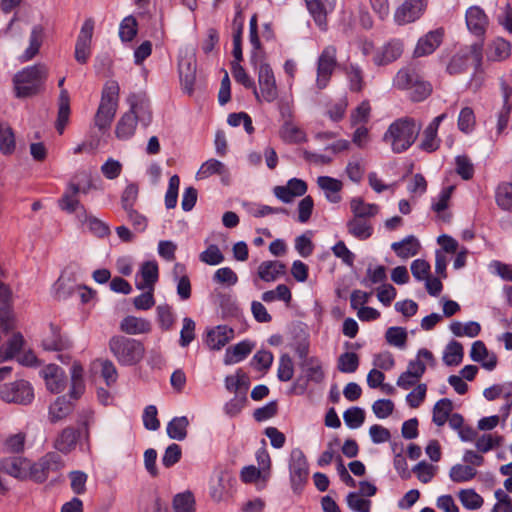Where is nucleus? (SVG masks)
Instances as JSON below:
<instances>
[{
	"mask_svg": "<svg viewBox=\"0 0 512 512\" xmlns=\"http://www.w3.org/2000/svg\"><path fill=\"white\" fill-rule=\"evenodd\" d=\"M157 320L163 330H170L174 325V314L169 305H159L156 309Z\"/></svg>",
	"mask_w": 512,
	"mask_h": 512,
	"instance_id": "774afa93",
	"label": "nucleus"
},
{
	"mask_svg": "<svg viewBox=\"0 0 512 512\" xmlns=\"http://www.w3.org/2000/svg\"><path fill=\"white\" fill-rule=\"evenodd\" d=\"M79 437L80 433L77 429L66 427L56 436L53 447L58 452L67 455L75 449Z\"/></svg>",
	"mask_w": 512,
	"mask_h": 512,
	"instance_id": "6ab92c4d",
	"label": "nucleus"
},
{
	"mask_svg": "<svg viewBox=\"0 0 512 512\" xmlns=\"http://www.w3.org/2000/svg\"><path fill=\"white\" fill-rule=\"evenodd\" d=\"M213 175H218L221 182L228 184L230 181V171L228 167L221 161L211 158L202 163L196 173L198 180L207 179Z\"/></svg>",
	"mask_w": 512,
	"mask_h": 512,
	"instance_id": "f3484780",
	"label": "nucleus"
},
{
	"mask_svg": "<svg viewBox=\"0 0 512 512\" xmlns=\"http://www.w3.org/2000/svg\"><path fill=\"white\" fill-rule=\"evenodd\" d=\"M130 109L128 113L135 116V120L147 127L152 120L150 102L144 94H132L128 97Z\"/></svg>",
	"mask_w": 512,
	"mask_h": 512,
	"instance_id": "4468645a",
	"label": "nucleus"
},
{
	"mask_svg": "<svg viewBox=\"0 0 512 512\" xmlns=\"http://www.w3.org/2000/svg\"><path fill=\"white\" fill-rule=\"evenodd\" d=\"M0 469L14 478L32 480V462L26 458H5L0 462Z\"/></svg>",
	"mask_w": 512,
	"mask_h": 512,
	"instance_id": "ddd939ff",
	"label": "nucleus"
},
{
	"mask_svg": "<svg viewBox=\"0 0 512 512\" xmlns=\"http://www.w3.org/2000/svg\"><path fill=\"white\" fill-rule=\"evenodd\" d=\"M500 445V437L492 434H482L475 440V447L480 453H487Z\"/></svg>",
	"mask_w": 512,
	"mask_h": 512,
	"instance_id": "338daca9",
	"label": "nucleus"
},
{
	"mask_svg": "<svg viewBox=\"0 0 512 512\" xmlns=\"http://www.w3.org/2000/svg\"><path fill=\"white\" fill-rule=\"evenodd\" d=\"M41 374L50 392L60 393L65 389L67 378L61 367L55 364H49L43 368Z\"/></svg>",
	"mask_w": 512,
	"mask_h": 512,
	"instance_id": "dca6fc26",
	"label": "nucleus"
},
{
	"mask_svg": "<svg viewBox=\"0 0 512 512\" xmlns=\"http://www.w3.org/2000/svg\"><path fill=\"white\" fill-rule=\"evenodd\" d=\"M392 87L407 92L414 102L425 100L432 92L431 84L410 66L402 67L396 72L392 79Z\"/></svg>",
	"mask_w": 512,
	"mask_h": 512,
	"instance_id": "f03ea898",
	"label": "nucleus"
},
{
	"mask_svg": "<svg viewBox=\"0 0 512 512\" xmlns=\"http://www.w3.org/2000/svg\"><path fill=\"white\" fill-rule=\"evenodd\" d=\"M348 233L359 240H366L373 234V226L368 219L351 218L347 222Z\"/></svg>",
	"mask_w": 512,
	"mask_h": 512,
	"instance_id": "473e14b6",
	"label": "nucleus"
},
{
	"mask_svg": "<svg viewBox=\"0 0 512 512\" xmlns=\"http://www.w3.org/2000/svg\"><path fill=\"white\" fill-rule=\"evenodd\" d=\"M453 409L452 401L448 398H442L437 401L433 407L432 421L437 426H443Z\"/></svg>",
	"mask_w": 512,
	"mask_h": 512,
	"instance_id": "c03bdc74",
	"label": "nucleus"
},
{
	"mask_svg": "<svg viewBox=\"0 0 512 512\" xmlns=\"http://www.w3.org/2000/svg\"><path fill=\"white\" fill-rule=\"evenodd\" d=\"M424 0H406L395 12L394 18L398 24H407L418 19L425 9Z\"/></svg>",
	"mask_w": 512,
	"mask_h": 512,
	"instance_id": "2eb2a0df",
	"label": "nucleus"
},
{
	"mask_svg": "<svg viewBox=\"0 0 512 512\" xmlns=\"http://www.w3.org/2000/svg\"><path fill=\"white\" fill-rule=\"evenodd\" d=\"M0 397L6 402L28 404L34 398L31 385L24 380L5 384L0 390Z\"/></svg>",
	"mask_w": 512,
	"mask_h": 512,
	"instance_id": "6e6552de",
	"label": "nucleus"
},
{
	"mask_svg": "<svg viewBox=\"0 0 512 512\" xmlns=\"http://www.w3.org/2000/svg\"><path fill=\"white\" fill-rule=\"evenodd\" d=\"M234 337L232 328L226 325H219L207 333L206 344L212 350H220Z\"/></svg>",
	"mask_w": 512,
	"mask_h": 512,
	"instance_id": "aec40b11",
	"label": "nucleus"
},
{
	"mask_svg": "<svg viewBox=\"0 0 512 512\" xmlns=\"http://www.w3.org/2000/svg\"><path fill=\"white\" fill-rule=\"evenodd\" d=\"M476 124L474 111L470 107H464L458 117V128L463 133H470L473 131Z\"/></svg>",
	"mask_w": 512,
	"mask_h": 512,
	"instance_id": "052dcab7",
	"label": "nucleus"
},
{
	"mask_svg": "<svg viewBox=\"0 0 512 512\" xmlns=\"http://www.w3.org/2000/svg\"><path fill=\"white\" fill-rule=\"evenodd\" d=\"M248 378L241 371L237 372L235 375H229L225 378V387L228 391L234 392L235 395L240 392L247 394L248 390Z\"/></svg>",
	"mask_w": 512,
	"mask_h": 512,
	"instance_id": "de8ad7c7",
	"label": "nucleus"
},
{
	"mask_svg": "<svg viewBox=\"0 0 512 512\" xmlns=\"http://www.w3.org/2000/svg\"><path fill=\"white\" fill-rule=\"evenodd\" d=\"M178 67L182 85L188 93H191L196 78V60L192 48L181 51Z\"/></svg>",
	"mask_w": 512,
	"mask_h": 512,
	"instance_id": "9b49d317",
	"label": "nucleus"
},
{
	"mask_svg": "<svg viewBox=\"0 0 512 512\" xmlns=\"http://www.w3.org/2000/svg\"><path fill=\"white\" fill-rule=\"evenodd\" d=\"M335 65L336 48L334 46H327L318 59L316 85L319 89L327 87Z\"/></svg>",
	"mask_w": 512,
	"mask_h": 512,
	"instance_id": "9d476101",
	"label": "nucleus"
},
{
	"mask_svg": "<svg viewBox=\"0 0 512 512\" xmlns=\"http://www.w3.org/2000/svg\"><path fill=\"white\" fill-rule=\"evenodd\" d=\"M15 149V136L12 128L7 124H0V150L4 154H11Z\"/></svg>",
	"mask_w": 512,
	"mask_h": 512,
	"instance_id": "6e6d98bb",
	"label": "nucleus"
},
{
	"mask_svg": "<svg viewBox=\"0 0 512 512\" xmlns=\"http://www.w3.org/2000/svg\"><path fill=\"white\" fill-rule=\"evenodd\" d=\"M72 411V404L64 396L58 397L50 406L48 418L51 423H57L66 418Z\"/></svg>",
	"mask_w": 512,
	"mask_h": 512,
	"instance_id": "e433bc0d",
	"label": "nucleus"
},
{
	"mask_svg": "<svg viewBox=\"0 0 512 512\" xmlns=\"http://www.w3.org/2000/svg\"><path fill=\"white\" fill-rule=\"evenodd\" d=\"M257 274L265 282H274L286 274V265L277 260L263 261L258 266Z\"/></svg>",
	"mask_w": 512,
	"mask_h": 512,
	"instance_id": "412c9836",
	"label": "nucleus"
},
{
	"mask_svg": "<svg viewBox=\"0 0 512 512\" xmlns=\"http://www.w3.org/2000/svg\"><path fill=\"white\" fill-rule=\"evenodd\" d=\"M64 466L62 457L57 452H49L37 462L32 463V480L44 482L51 472H56Z\"/></svg>",
	"mask_w": 512,
	"mask_h": 512,
	"instance_id": "0eeeda50",
	"label": "nucleus"
},
{
	"mask_svg": "<svg viewBox=\"0 0 512 512\" xmlns=\"http://www.w3.org/2000/svg\"><path fill=\"white\" fill-rule=\"evenodd\" d=\"M70 115V97L69 93L66 89L60 90L59 94V110H58V118L56 122L57 131L62 134L65 126L69 121Z\"/></svg>",
	"mask_w": 512,
	"mask_h": 512,
	"instance_id": "a19ab883",
	"label": "nucleus"
},
{
	"mask_svg": "<svg viewBox=\"0 0 512 512\" xmlns=\"http://www.w3.org/2000/svg\"><path fill=\"white\" fill-rule=\"evenodd\" d=\"M83 223L86 225L88 230L97 237H105L110 233L109 226L93 216H85Z\"/></svg>",
	"mask_w": 512,
	"mask_h": 512,
	"instance_id": "680f3d73",
	"label": "nucleus"
},
{
	"mask_svg": "<svg viewBox=\"0 0 512 512\" xmlns=\"http://www.w3.org/2000/svg\"><path fill=\"white\" fill-rule=\"evenodd\" d=\"M258 84L260 88L259 98L267 102H273L278 97L275 77L271 67L261 63L258 67Z\"/></svg>",
	"mask_w": 512,
	"mask_h": 512,
	"instance_id": "f8f14e48",
	"label": "nucleus"
},
{
	"mask_svg": "<svg viewBox=\"0 0 512 512\" xmlns=\"http://www.w3.org/2000/svg\"><path fill=\"white\" fill-rule=\"evenodd\" d=\"M280 137L286 143H302L307 140L305 132L291 120L284 121L280 129Z\"/></svg>",
	"mask_w": 512,
	"mask_h": 512,
	"instance_id": "ea45409f",
	"label": "nucleus"
},
{
	"mask_svg": "<svg viewBox=\"0 0 512 512\" xmlns=\"http://www.w3.org/2000/svg\"><path fill=\"white\" fill-rule=\"evenodd\" d=\"M175 512H195V499L190 491L179 493L173 498Z\"/></svg>",
	"mask_w": 512,
	"mask_h": 512,
	"instance_id": "603ef678",
	"label": "nucleus"
},
{
	"mask_svg": "<svg viewBox=\"0 0 512 512\" xmlns=\"http://www.w3.org/2000/svg\"><path fill=\"white\" fill-rule=\"evenodd\" d=\"M189 421L186 416L173 418L166 427L167 435L174 440L182 441L187 436Z\"/></svg>",
	"mask_w": 512,
	"mask_h": 512,
	"instance_id": "37998d69",
	"label": "nucleus"
},
{
	"mask_svg": "<svg viewBox=\"0 0 512 512\" xmlns=\"http://www.w3.org/2000/svg\"><path fill=\"white\" fill-rule=\"evenodd\" d=\"M42 345L48 351H61L69 347V342L60 334L56 325L50 324L49 332L43 338Z\"/></svg>",
	"mask_w": 512,
	"mask_h": 512,
	"instance_id": "c756f323",
	"label": "nucleus"
},
{
	"mask_svg": "<svg viewBox=\"0 0 512 512\" xmlns=\"http://www.w3.org/2000/svg\"><path fill=\"white\" fill-rule=\"evenodd\" d=\"M302 370L307 381L319 384L322 383L325 378V372L323 370L322 363L318 358L311 357L305 359L302 364Z\"/></svg>",
	"mask_w": 512,
	"mask_h": 512,
	"instance_id": "72a5a7b5",
	"label": "nucleus"
},
{
	"mask_svg": "<svg viewBox=\"0 0 512 512\" xmlns=\"http://www.w3.org/2000/svg\"><path fill=\"white\" fill-rule=\"evenodd\" d=\"M119 90L120 88L116 81H108L105 84L100 105L95 115V125L99 129H105L110 126L118 108Z\"/></svg>",
	"mask_w": 512,
	"mask_h": 512,
	"instance_id": "39448f33",
	"label": "nucleus"
},
{
	"mask_svg": "<svg viewBox=\"0 0 512 512\" xmlns=\"http://www.w3.org/2000/svg\"><path fill=\"white\" fill-rule=\"evenodd\" d=\"M388 344L397 348H404L407 341V332L402 327H390L385 333Z\"/></svg>",
	"mask_w": 512,
	"mask_h": 512,
	"instance_id": "bf43d9fd",
	"label": "nucleus"
},
{
	"mask_svg": "<svg viewBox=\"0 0 512 512\" xmlns=\"http://www.w3.org/2000/svg\"><path fill=\"white\" fill-rule=\"evenodd\" d=\"M391 249L398 257L408 259L418 254L420 243L414 236L410 235L399 242L392 243Z\"/></svg>",
	"mask_w": 512,
	"mask_h": 512,
	"instance_id": "2f4dec72",
	"label": "nucleus"
},
{
	"mask_svg": "<svg viewBox=\"0 0 512 512\" xmlns=\"http://www.w3.org/2000/svg\"><path fill=\"white\" fill-rule=\"evenodd\" d=\"M450 331L456 337H470L474 338L479 335L481 326L478 322L469 321L467 323H461L459 321L452 322L450 324Z\"/></svg>",
	"mask_w": 512,
	"mask_h": 512,
	"instance_id": "a18cd8bd",
	"label": "nucleus"
},
{
	"mask_svg": "<svg viewBox=\"0 0 512 512\" xmlns=\"http://www.w3.org/2000/svg\"><path fill=\"white\" fill-rule=\"evenodd\" d=\"M359 366V357L354 352H345L338 358L337 368L342 373H354Z\"/></svg>",
	"mask_w": 512,
	"mask_h": 512,
	"instance_id": "4d7b16f0",
	"label": "nucleus"
},
{
	"mask_svg": "<svg viewBox=\"0 0 512 512\" xmlns=\"http://www.w3.org/2000/svg\"><path fill=\"white\" fill-rule=\"evenodd\" d=\"M488 24V17L481 8L473 6L466 11V25L470 31L485 32Z\"/></svg>",
	"mask_w": 512,
	"mask_h": 512,
	"instance_id": "7c9ffc66",
	"label": "nucleus"
},
{
	"mask_svg": "<svg viewBox=\"0 0 512 512\" xmlns=\"http://www.w3.org/2000/svg\"><path fill=\"white\" fill-rule=\"evenodd\" d=\"M290 480L294 491L299 490L308 478L307 459L299 448L293 449L289 462Z\"/></svg>",
	"mask_w": 512,
	"mask_h": 512,
	"instance_id": "1a4fd4ad",
	"label": "nucleus"
},
{
	"mask_svg": "<svg viewBox=\"0 0 512 512\" xmlns=\"http://www.w3.org/2000/svg\"><path fill=\"white\" fill-rule=\"evenodd\" d=\"M477 474L474 467L470 465L456 464L451 467L449 472L450 479L455 483L467 482L473 479Z\"/></svg>",
	"mask_w": 512,
	"mask_h": 512,
	"instance_id": "09e8293b",
	"label": "nucleus"
},
{
	"mask_svg": "<svg viewBox=\"0 0 512 512\" xmlns=\"http://www.w3.org/2000/svg\"><path fill=\"white\" fill-rule=\"evenodd\" d=\"M488 60L503 61L511 55V43L503 37L494 38L487 46Z\"/></svg>",
	"mask_w": 512,
	"mask_h": 512,
	"instance_id": "393cba45",
	"label": "nucleus"
},
{
	"mask_svg": "<svg viewBox=\"0 0 512 512\" xmlns=\"http://www.w3.org/2000/svg\"><path fill=\"white\" fill-rule=\"evenodd\" d=\"M91 34H80L75 45V59L79 63H86L90 56L92 42Z\"/></svg>",
	"mask_w": 512,
	"mask_h": 512,
	"instance_id": "5fc2aeb1",
	"label": "nucleus"
},
{
	"mask_svg": "<svg viewBox=\"0 0 512 512\" xmlns=\"http://www.w3.org/2000/svg\"><path fill=\"white\" fill-rule=\"evenodd\" d=\"M137 121L132 113H124L116 125V136L121 140L132 137L136 130Z\"/></svg>",
	"mask_w": 512,
	"mask_h": 512,
	"instance_id": "79ce46f5",
	"label": "nucleus"
},
{
	"mask_svg": "<svg viewBox=\"0 0 512 512\" xmlns=\"http://www.w3.org/2000/svg\"><path fill=\"white\" fill-rule=\"evenodd\" d=\"M25 440L26 435L22 432L9 435L3 443V450L11 453L21 452L24 449Z\"/></svg>",
	"mask_w": 512,
	"mask_h": 512,
	"instance_id": "e2e57ef3",
	"label": "nucleus"
},
{
	"mask_svg": "<svg viewBox=\"0 0 512 512\" xmlns=\"http://www.w3.org/2000/svg\"><path fill=\"white\" fill-rule=\"evenodd\" d=\"M422 124L411 117H401L394 120L383 134V142L392 152L403 153L417 140Z\"/></svg>",
	"mask_w": 512,
	"mask_h": 512,
	"instance_id": "f257e3e1",
	"label": "nucleus"
},
{
	"mask_svg": "<svg viewBox=\"0 0 512 512\" xmlns=\"http://www.w3.org/2000/svg\"><path fill=\"white\" fill-rule=\"evenodd\" d=\"M458 496L462 505L468 510H477L484 503L482 496L473 489H463Z\"/></svg>",
	"mask_w": 512,
	"mask_h": 512,
	"instance_id": "864d4df0",
	"label": "nucleus"
},
{
	"mask_svg": "<svg viewBox=\"0 0 512 512\" xmlns=\"http://www.w3.org/2000/svg\"><path fill=\"white\" fill-rule=\"evenodd\" d=\"M403 52V46L398 41L384 45L375 55L374 63L378 66L387 65L398 59Z\"/></svg>",
	"mask_w": 512,
	"mask_h": 512,
	"instance_id": "a878e982",
	"label": "nucleus"
},
{
	"mask_svg": "<svg viewBox=\"0 0 512 512\" xmlns=\"http://www.w3.org/2000/svg\"><path fill=\"white\" fill-rule=\"evenodd\" d=\"M343 419L349 428H359L365 421V411L360 407H351L343 413Z\"/></svg>",
	"mask_w": 512,
	"mask_h": 512,
	"instance_id": "13d9d810",
	"label": "nucleus"
},
{
	"mask_svg": "<svg viewBox=\"0 0 512 512\" xmlns=\"http://www.w3.org/2000/svg\"><path fill=\"white\" fill-rule=\"evenodd\" d=\"M463 355L462 344L457 341H451L445 348L443 361L447 366H456L462 362Z\"/></svg>",
	"mask_w": 512,
	"mask_h": 512,
	"instance_id": "49530a36",
	"label": "nucleus"
},
{
	"mask_svg": "<svg viewBox=\"0 0 512 512\" xmlns=\"http://www.w3.org/2000/svg\"><path fill=\"white\" fill-rule=\"evenodd\" d=\"M231 72L234 79L245 88L254 90L255 97L259 100V92L256 90L253 79L246 73L243 66L238 62L231 63Z\"/></svg>",
	"mask_w": 512,
	"mask_h": 512,
	"instance_id": "3c124183",
	"label": "nucleus"
},
{
	"mask_svg": "<svg viewBox=\"0 0 512 512\" xmlns=\"http://www.w3.org/2000/svg\"><path fill=\"white\" fill-rule=\"evenodd\" d=\"M470 357L475 362H480L482 367L492 371L497 365V357L489 354L484 342L478 340L472 344Z\"/></svg>",
	"mask_w": 512,
	"mask_h": 512,
	"instance_id": "b1692460",
	"label": "nucleus"
},
{
	"mask_svg": "<svg viewBox=\"0 0 512 512\" xmlns=\"http://www.w3.org/2000/svg\"><path fill=\"white\" fill-rule=\"evenodd\" d=\"M350 209L353 218L370 219L378 214L379 206L376 204L365 203L360 197H355L350 201Z\"/></svg>",
	"mask_w": 512,
	"mask_h": 512,
	"instance_id": "c9c22d12",
	"label": "nucleus"
},
{
	"mask_svg": "<svg viewBox=\"0 0 512 512\" xmlns=\"http://www.w3.org/2000/svg\"><path fill=\"white\" fill-rule=\"evenodd\" d=\"M426 364L434 366L435 359L433 354L427 349H420L417 353V357L415 360H411L408 363L407 370L414 376L421 379L423 374L426 371Z\"/></svg>",
	"mask_w": 512,
	"mask_h": 512,
	"instance_id": "cd10ccee",
	"label": "nucleus"
},
{
	"mask_svg": "<svg viewBox=\"0 0 512 512\" xmlns=\"http://www.w3.org/2000/svg\"><path fill=\"white\" fill-rule=\"evenodd\" d=\"M120 330L128 335L147 334L152 330L149 320L136 316H126L120 322Z\"/></svg>",
	"mask_w": 512,
	"mask_h": 512,
	"instance_id": "5701e85b",
	"label": "nucleus"
},
{
	"mask_svg": "<svg viewBox=\"0 0 512 512\" xmlns=\"http://www.w3.org/2000/svg\"><path fill=\"white\" fill-rule=\"evenodd\" d=\"M481 44H473L460 49L455 53L449 63L447 64L446 71L450 75H458L466 72L470 67L478 72L481 68L483 54Z\"/></svg>",
	"mask_w": 512,
	"mask_h": 512,
	"instance_id": "423d86ee",
	"label": "nucleus"
},
{
	"mask_svg": "<svg viewBox=\"0 0 512 512\" xmlns=\"http://www.w3.org/2000/svg\"><path fill=\"white\" fill-rule=\"evenodd\" d=\"M109 348L118 363L123 366L138 364L145 354V347L139 340L124 336L112 337Z\"/></svg>",
	"mask_w": 512,
	"mask_h": 512,
	"instance_id": "20e7f679",
	"label": "nucleus"
},
{
	"mask_svg": "<svg viewBox=\"0 0 512 512\" xmlns=\"http://www.w3.org/2000/svg\"><path fill=\"white\" fill-rule=\"evenodd\" d=\"M294 375V364L289 355H282L279 360L277 377L280 381L287 382Z\"/></svg>",
	"mask_w": 512,
	"mask_h": 512,
	"instance_id": "0e129e2a",
	"label": "nucleus"
},
{
	"mask_svg": "<svg viewBox=\"0 0 512 512\" xmlns=\"http://www.w3.org/2000/svg\"><path fill=\"white\" fill-rule=\"evenodd\" d=\"M495 199L501 209L512 212V184H500L496 189Z\"/></svg>",
	"mask_w": 512,
	"mask_h": 512,
	"instance_id": "8fccbe9b",
	"label": "nucleus"
},
{
	"mask_svg": "<svg viewBox=\"0 0 512 512\" xmlns=\"http://www.w3.org/2000/svg\"><path fill=\"white\" fill-rule=\"evenodd\" d=\"M47 72V67L44 64H36L15 74L13 83L16 96L25 98L37 94L43 86Z\"/></svg>",
	"mask_w": 512,
	"mask_h": 512,
	"instance_id": "7ed1b4c3",
	"label": "nucleus"
},
{
	"mask_svg": "<svg viewBox=\"0 0 512 512\" xmlns=\"http://www.w3.org/2000/svg\"><path fill=\"white\" fill-rule=\"evenodd\" d=\"M79 192L80 187L77 184L70 183L67 190L59 200V207L68 213L76 212L81 207L77 198Z\"/></svg>",
	"mask_w": 512,
	"mask_h": 512,
	"instance_id": "4c0bfd02",
	"label": "nucleus"
},
{
	"mask_svg": "<svg viewBox=\"0 0 512 512\" xmlns=\"http://www.w3.org/2000/svg\"><path fill=\"white\" fill-rule=\"evenodd\" d=\"M335 0H305L307 9L320 30L327 29L328 9H332Z\"/></svg>",
	"mask_w": 512,
	"mask_h": 512,
	"instance_id": "a211bd4d",
	"label": "nucleus"
},
{
	"mask_svg": "<svg viewBox=\"0 0 512 512\" xmlns=\"http://www.w3.org/2000/svg\"><path fill=\"white\" fill-rule=\"evenodd\" d=\"M442 34H425L419 38L415 50V57H423L431 54L441 44Z\"/></svg>",
	"mask_w": 512,
	"mask_h": 512,
	"instance_id": "f704fd0d",
	"label": "nucleus"
},
{
	"mask_svg": "<svg viewBox=\"0 0 512 512\" xmlns=\"http://www.w3.org/2000/svg\"><path fill=\"white\" fill-rule=\"evenodd\" d=\"M141 280L136 282L139 290H154L158 281L159 269L156 261L144 262L140 269Z\"/></svg>",
	"mask_w": 512,
	"mask_h": 512,
	"instance_id": "4be33fe9",
	"label": "nucleus"
},
{
	"mask_svg": "<svg viewBox=\"0 0 512 512\" xmlns=\"http://www.w3.org/2000/svg\"><path fill=\"white\" fill-rule=\"evenodd\" d=\"M347 505L354 512H370L371 501L361 497L356 492L347 495Z\"/></svg>",
	"mask_w": 512,
	"mask_h": 512,
	"instance_id": "69168bd1",
	"label": "nucleus"
},
{
	"mask_svg": "<svg viewBox=\"0 0 512 512\" xmlns=\"http://www.w3.org/2000/svg\"><path fill=\"white\" fill-rule=\"evenodd\" d=\"M345 75L349 89L352 92H361L364 89V72L358 64L350 63L345 67Z\"/></svg>",
	"mask_w": 512,
	"mask_h": 512,
	"instance_id": "58836bf2",
	"label": "nucleus"
},
{
	"mask_svg": "<svg viewBox=\"0 0 512 512\" xmlns=\"http://www.w3.org/2000/svg\"><path fill=\"white\" fill-rule=\"evenodd\" d=\"M318 186L324 191L326 199L331 203H338L341 200L339 192L343 184L340 180L329 176H320L317 179Z\"/></svg>",
	"mask_w": 512,
	"mask_h": 512,
	"instance_id": "c85d7f7f",
	"label": "nucleus"
},
{
	"mask_svg": "<svg viewBox=\"0 0 512 512\" xmlns=\"http://www.w3.org/2000/svg\"><path fill=\"white\" fill-rule=\"evenodd\" d=\"M253 348L254 344L249 340H243L227 348L224 355V363L231 365L242 361L252 352Z\"/></svg>",
	"mask_w": 512,
	"mask_h": 512,
	"instance_id": "bb28decb",
	"label": "nucleus"
}]
</instances>
